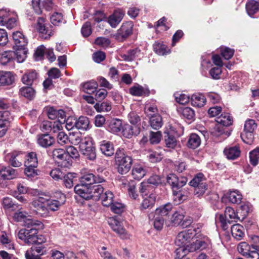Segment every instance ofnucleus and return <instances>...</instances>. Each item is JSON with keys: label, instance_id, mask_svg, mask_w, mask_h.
Segmentation results:
<instances>
[{"label": "nucleus", "instance_id": "1", "mask_svg": "<svg viewBox=\"0 0 259 259\" xmlns=\"http://www.w3.org/2000/svg\"><path fill=\"white\" fill-rule=\"evenodd\" d=\"M41 224V222L39 221L27 220L24 224L26 228L22 229L19 231L18 238L27 244H33L36 240V234H38V229L36 227Z\"/></svg>", "mask_w": 259, "mask_h": 259}, {"label": "nucleus", "instance_id": "2", "mask_svg": "<svg viewBox=\"0 0 259 259\" xmlns=\"http://www.w3.org/2000/svg\"><path fill=\"white\" fill-rule=\"evenodd\" d=\"M117 170L121 175L127 174L131 169L133 160L131 156L124 153L123 149H118L115 155Z\"/></svg>", "mask_w": 259, "mask_h": 259}, {"label": "nucleus", "instance_id": "3", "mask_svg": "<svg viewBox=\"0 0 259 259\" xmlns=\"http://www.w3.org/2000/svg\"><path fill=\"white\" fill-rule=\"evenodd\" d=\"M189 185L194 188V195L197 197H201L206 192H209L208 185L202 173H199L195 176L189 182Z\"/></svg>", "mask_w": 259, "mask_h": 259}, {"label": "nucleus", "instance_id": "4", "mask_svg": "<svg viewBox=\"0 0 259 259\" xmlns=\"http://www.w3.org/2000/svg\"><path fill=\"white\" fill-rule=\"evenodd\" d=\"M151 189V186L149 185L143 183L140 185L139 191L143 197V200L140 206L141 210L152 208L155 204L156 195L154 193L150 192Z\"/></svg>", "mask_w": 259, "mask_h": 259}, {"label": "nucleus", "instance_id": "5", "mask_svg": "<svg viewBox=\"0 0 259 259\" xmlns=\"http://www.w3.org/2000/svg\"><path fill=\"white\" fill-rule=\"evenodd\" d=\"M95 175L92 173L84 174L79 179V183L74 188L75 193L81 195L85 191H89L91 186L95 183Z\"/></svg>", "mask_w": 259, "mask_h": 259}, {"label": "nucleus", "instance_id": "6", "mask_svg": "<svg viewBox=\"0 0 259 259\" xmlns=\"http://www.w3.org/2000/svg\"><path fill=\"white\" fill-rule=\"evenodd\" d=\"M219 220L221 224V227L224 230L228 228V224H230L233 222H237L239 220L237 212L231 207H227L225 208L224 214H219Z\"/></svg>", "mask_w": 259, "mask_h": 259}, {"label": "nucleus", "instance_id": "7", "mask_svg": "<svg viewBox=\"0 0 259 259\" xmlns=\"http://www.w3.org/2000/svg\"><path fill=\"white\" fill-rule=\"evenodd\" d=\"M238 250L243 256L249 259H259V245H249L245 242L240 243L238 246Z\"/></svg>", "mask_w": 259, "mask_h": 259}, {"label": "nucleus", "instance_id": "8", "mask_svg": "<svg viewBox=\"0 0 259 259\" xmlns=\"http://www.w3.org/2000/svg\"><path fill=\"white\" fill-rule=\"evenodd\" d=\"M198 230V228H194L180 232L175 240L176 244L177 246H186L187 243L199 232Z\"/></svg>", "mask_w": 259, "mask_h": 259}, {"label": "nucleus", "instance_id": "9", "mask_svg": "<svg viewBox=\"0 0 259 259\" xmlns=\"http://www.w3.org/2000/svg\"><path fill=\"white\" fill-rule=\"evenodd\" d=\"M33 211L38 216L47 217L49 215L50 212L48 210L45 199L39 197L32 202Z\"/></svg>", "mask_w": 259, "mask_h": 259}, {"label": "nucleus", "instance_id": "10", "mask_svg": "<svg viewBox=\"0 0 259 259\" xmlns=\"http://www.w3.org/2000/svg\"><path fill=\"white\" fill-rule=\"evenodd\" d=\"M104 187L101 185H97L91 186L89 188V191H85L80 196L85 200L93 199L94 200H98L103 194Z\"/></svg>", "mask_w": 259, "mask_h": 259}, {"label": "nucleus", "instance_id": "11", "mask_svg": "<svg viewBox=\"0 0 259 259\" xmlns=\"http://www.w3.org/2000/svg\"><path fill=\"white\" fill-rule=\"evenodd\" d=\"M79 149L81 153L85 158L91 161H94L96 159V148L91 138L88 139V141L84 143V145L79 146Z\"/></svg>", "mask_w": 259, "mask_h": 259}, {"label": "nucleus", "instance_id": "12", "mask_svg": "<svg viewBox=\"0 0 259 259\" xmlns=\"http://www.w3.org/2000/svg\"><path fill=\"white\" fill-rule=\"evenodd\" d=\"M108 222L113 231L118 234L121 238L127 239L130 238V234L124 229L117 218H110Z\"/></svg>", "mask_w": 259, "mask_h": 259}, {"label": "nucleus", "instance_id": "13", "mask_svg": "<svg viewBox=\"0 0 259 259\" xmlns=\"http://www.w3.org/2000/svg\"><path fill=\"white\" fill-rule=\"evenodd\" d=\"M134 24L131 21L124 23L120 29L117 31V33L114 35L115 38L120 41L125 40L133 33Z\"/></svg>", "mask_w": 259, "mask_h": 259}, {"label": "nucleus", "instance_id": "14", "mask_svg": "<svg viewBox=\"0 0 259 259\" xmlns=\"http://www.w3.org/2000/svg\"><path fill=\"white\" fill-rule=\"evenodd\" d=\"M167 183L171 186L172 190H179L186 185L187 179L185 177L178 178L174 174H170L166 177Z\"/></svg>", "mask_w": 259, "mask_h": 259}, {"label": "nucleus", "instance_id": "15", "mask_svg": "<svg viewBox=\"0 0 259 259\" xmlns=\"http://www.w3.org/2000/svg\"><path fill=\"white\" fill-rule=\"evenodd\" d=\"M17 170L10 166H2L0 169V177L4 180H11L17 177Z\"/></svg>", "mask_w": 259, "mask_h": 259}, {"label": "nucleus", "instance_id": "16", "mask_svg": "<svg viewBox=\"0 0 259 259\" xmlns=\"http://www.w3.org/2000/svg\"><path fill=\"white\" fill-rule=\"evenodd\" d=\"M45 19L42 17H38L37 21V30L42 34L45 39L49 38L53 34V30L47 27L45 24Z\"/></svg>", "mask_w": 259, "mask_h": 259}, {"label": "nucleus", "instance_id": "17", "mask_svg": "<svg viewBox=\"0 0 259 259\" xmlns=\"http://www.w3.org/2000/svg\"><path fill=\"white\" fill-rule=\"evenodd\" d=\"M37 142L41 147L48 148L54 144L55 139L48 134H41L37 136Z\"/></svg>", "mask_w": 259, "mask_h": 259}, {"label": "nucleus", "instance_id": "18", "mask_svg": "<svg viewBox=\"0 0 259 259\" xmlns=\"http://www.w3.org/2000/svg\"><path fill=\"white\" fill-rule=\"evenodd\" d=\"M66 153L67 154L69 158H67L66 161L62 164L64 167L68 168L72 165V158H77L79 157V154L78 150L73 146H69L66 151Z\"/></svg>", "mask_w": 259, "mask_h": 259}, {"label": "nucleus", "instance_id": "19", "mask_svg": "<svg viewBox=\"0 0 259 259\" xmlns=\"http://www.w3.org/2000/svg\"><path fill=\"white\" fill-rule=\"evenodd\" d=\"M90 139L89 137H83L80 133H72L69 135V142L74 145H79V146L84 145Z\"/></svg>", "mask_w": 259, "mask_h": 259}, {"label": "nucleus", "instance_id": "20", "mask_svg": "<svg viewBox=\"0 0 259 259\" xmlns=\"http://www.w3.org/2000/svg\"><path fill=\"white\" fill-rule=\"evenodd\" d=\"M8 162L13 167H18L22 165V158L21 153L19 152H13L7 156Z\"/></svg>", "mask_w": 259, "mask_h": 259}, {"label": "nucleus", "instance_id": "21", "mask_svg": "<svg viewBox=\"0 0 259 259\" xmlns=\"http://www.w3.org/2000/svg\"><path fill=\"white\" fill-rule=\"evenodd\" d=\"M122 134L123 136L127 138H130L133 136L138 135L140 132V126L138 125H132L130 124H126L124 126L122 127Z\"/></svg>", "mask_w": 259, "mask_h": 259}, {"label": "nucleus", "instance_id": "22", "mask_svg": "<svg viewBox=\"0 0 259 259\" xmlns=\"http://www.w3.org/2000/svg\"><path fill=\"white\" fill-rule=\"evenodd\" d=\"M53 157L55 159L61 167H63L62 164L64 163L67 158H69L67 154L66 153V151L63 149L59 148L55 149L53 151L52 154Z\"/></svg>", "mask_w": 259, "mask_h": 259}, {"label": "nucleus", "instance_id": "23", "mask_svg": "<svg viewBox=\"0 0 259 259\" xmlns=\"http://www.w3.org/2000/svg\"><path fill=\"white\" fill-rule=\"evenodd\" d=\"M124 16L121 10H116L108 19V22L111 27L115 28L120 22Z\"/></svg>", "mask_w": 259, "mask_h": 259}, {"label": "nucleus", "instance_id": "24", "mask_svg": "<svg viewBox=\"0 0 259 259\" xmlns=\"http://www.w3.org/2000/svg\"><path fill=\"white\" fill-rule=\"evenodd\" d=\"M13 38L16 48H23L28 43L27 39L20 31H16L13 33Z\"/></svg>", "mask_w": 259, "mask_h": 259}, {"label": "nucleus", "instance_id": "25", "mask_svg": "<svg viewBox=\"0 0 259 259\" xmlns=\"http://www.w3.org/2000/svg\"><path fill=\"white\" fill-rule=\"evenodd\" d=\"M100 150L102 153L107 157L113 155L114 148L113 144L107 141H103L100 144Z\"/></svg>", "mask_w": 259, "mask_h": 259}, {"label": "nucleus", "instance_id": "26", "mask_svg": "<svg viewBox=\"0 0 259 259\" xmlns=\"http://www.w3.org/2000/svg\"><path fill=\"white\" fill-rule=\"evenodd\" d=\"M15 80V77L11 72L0 71V85L12 84Z\"/></svg>", "mask_w": 259, "mask_h": 259}, {"label": "nucleus", "instance_id": "27", "mask_svg": "<svg viewBox=\"0 0 259 259\" xmlns=\"http://www.w3.org/2000/svg\"><path fill=\"white\" fill-rule=\"evenodd\" d=\"M63 199L61 201H58L54 199H46V202L47 206V208L49 211L50 210L56 211L57 210L60 206L62 205L65 201V196L64 195H62Z\"/></svg>", "mask_w": 259, "mask_h": 259}, {"label": "nucleus", "instance_id": "28", "mask_svg": "<svg viewBox=\"0 0 259 259\" xmlns=\"http://www.w3.org/2000/svg\"><path fill=\"white\" fill-rule=\"evenodd\" d=\"M122 124L121 120L117 118L111 119L108 121V130L113 133H117L121 131Z\"/></svg>", "mask_w": 259, "mask_h": 259}, {"label": "nucleus", "instance_id": "29", "mask_svg": "<svg viewBox=\"0 0 259 259\" xmlns=\"http://www.w3.org/2000/svg\"><path fill=\"white\" fill-rule=\"evenodd\" d=\"M37 73L35 71L28 70L23 74L21 80L23 83L30 86L37 78Z\"/></svg>", "mask_w": 259, "mask_h": 259}, {"label": "nucleus", "instance_id": "30", "mask_svg": "<svg viewBox=\"0 0 259 259\" xmlns=\"http://www.w3.org/2000/svg\"><path fill=\"white\" fill-rule=\"evenodd\" d=\"M164 141L167 147L175 148L177 145V140L170 131H165Z\"/></svg>", "mask_w": 259, "mask_h": 259}, {"label": "nucleus", "instance_id": "31", "mask_svg": "<svg viewBox=\"0 0 259 259\" xmlns=\"http://www.w3.org/2000/svg\"><path fill=\"white\" fill-rule=\"evenodd\" d=\"M201 144L200 137L196 134H191L188 138L187 145L191 149H194L198 147Z\"/></svg>", "mask_w": 259, "mask_h": 259}, {"label": "nucleus", "instance_id": "32", "mask_svg": "<svg viewBox=\"0 0 259 259\" xmlns=\"http://www.w3.org/2000/svg\"><path fill=\"white\" fill-rule=\"evenodd\" d=\"M191 102L193 106L202 107L205 104L206 98L202 94H194L191 97Z\"/></svg>", "mask_w": 259, "mask_h": 259}, {"label": "nucleus", "instance_id": "33", "mask_svg": "<svg viewBox=\"0 0 259 259\" xmlns=\"http://www.w3.org/2000/svg\"><path fill=\"white\" fill-rule=\"evenodd\" d=\"M228 159H235L240 155V150L238 147L234 146L226 148L224 151Z\"/></svg>", "mask_w": 259, "mask_h": 259}, {"label": "nucleus", "instance_id": "34", "mask_svg": "<svg viewBox=\"0 0 259 259\" xmlns=\"http://www.w3.org/2000/svg\"><path fill=\"white\" fill-rule=\"evenodd\" d=\"M25 166L37 167L38 165V159L36 153L31 152L26 156V161L24 163Z\"/></svg>", "mask_w": 259, "mask_h": 259}, {"label": "nucleus", "instance_id": "35", "mask_svg": "<svg viewBox=\"0 0 259 259\" xmlns=\"http://www.w3.org/2000/svg\"><path fill=\"white\" fill-rule=\"evenodd\" d=\"M172 207L170 203H167L163 206L157 208L155 211V215L166 219L168 214L171 210Z\"/></svg>", "mask_w": 259, "mask_h": 259}, {"label": "nucleus", "instance_id": "36", "mask_svg": "<svg viewBox=\"0 0 259 259\" xmlns=\"http://www.w3.org/2000/svg\"><path fill=\"white\" fill-rule=\"evenodd\" d=\"M243 227L239 224H235L231 227V233L233 237L237 240H240L243 238L244 233Z\"/></svg>", "mask_w": 259, "mask_h": 259}, {"label": "nucleus", "instance_id": "37", "mask_svg": "<svg viewBox=\"0 0 259 259\" xmlns=\"http://www.w3.org/2000/svg\"><path fill=\"white\" fill-rule=\"evenodd\" d=\"M206 247V243L201 240H196L195 242L186 245L188 252H194Z\"/></svg>", "mask_w": 259, "mask_h": 259}, {"label": "nucleus", "instance_id": "38", "mask_svg": "<svg viewBox=\"0 0 259 259\" xmlns=\"http://www.w3.org/2000/svg\"><path fill=\"white\" fill-rule=\"evenodd\" d=\"M216 121L217 123L228 126L232 124V118L229 113H224V114H222L220 116L217 117Z\"/></svg>", "mask_w": 259, "mask_h": 259}, {"label": "nucleus", "instance_id": "39", "mask_svg": "<svg viewBox=\"0 0 259 259\" xmlns=\"http://www.w3.org/2000/svg\"><path fill=\"white\" fill-rule=\"evenodd\" d=\"M90 121L86 116H80L75 120L74 125L77 129L87 130L89 125Z\"/></svg>", "mask_w": 259, "mask_h": 259}, {"label": "nucleus", "instance_id": "40", "mask_svg": "<svg viewBox=\"0 0 259 259\" xmlns=\"http://www.w3.org/2000/svg\"><path fill=\"white\" fill-rule=\"evenodd\" d=\"M15 55L14 51H6L3 53L0 58V63L3 65H7L15 59Z\"/></svg>", "mask_w": 259, "mask_h": 259}, {"label": "nucleus", "instance_id": "41", "mask_svg": "<svg viewBox=\"0 0 259 259\" xmlns=\"http://www.w3.org/2000/svg\"><path fill=\"white\" fill-rule=\"evenodd\" d=\"M150 124L153 129L158 130L163 124L161 116L159 114H153L150 117Z\"/></svg>", "mask_w": 259, "mask_h": 259}, {"label": "nucleus", "instance_id": "42", "mask_svg": "<svg viewBox=\"0 0 259 259\" xmlns=\"http://www.w3.org/2000/svg\"><path fill=\"white\" fill-rule=\"evenodd\" d=\"M246 9L249 15H253L259 10V3L253 0L250 1L246 4Z\"/></svg>", "mask_w": 259, "mask_h": 259}, {"label": "nucleus", "instance_id": "43", "mask_svg": "<svg viewBox=\"0 0 259 259\" xmlns=\"http://www.w3.org/2000/svg\"><path fill=\"white\" fill-rule=\"evenodd\" d=\"M19 94L26 98L31 100L34 97L35 92L30 87H24L20 89Z\"/></svg>", "mask_w": 259, "mask_h": 259}, {"label": "nucleus", "instance_id": "44", "mask_svg": "<svg viewBox=\"0 0 259 259\" xmlns=\"http://www.w3.org/2000/svg\"><path fill=\"white\" fill-rule=\"evenodd\" d=\"M114 195L112 192L110 191H106L101 197L102 204L105 206H109L113 202Z\"/></svg>", "mask_w": 259, "mask_h": 259}, {"label": "nucleus", "instance_id": "45", "mask_svg": "<svg viewBox=\"0 0 259 259\" xmlns=\"http://www.w3.org/2000/svg\"><path fill=\"white\" fill-rule=\"evenodd\" d=\"M250 210V207L248 204L244 203L241 204L237 211L239 220H243L248 215Z\"/></svg>", "mask_w": 259, "mask_h": 259}, {"label": "nucleus", "instance_id": "46", "mask_svg": "<svg viewBox=\"0 0 259 259\" xmlns=\"http://www.w3.org/2000/svg\"><path fill=\"white\" fill-rule=\"evenodd\" d=\"M12 120L10 112L8 110H0V123L9 127Z\"/></svg>", "mask_w": 259, "mask_h": 259}, {"label": "nucleus", "instance_id": "47", "mask_svg": "<svg viewBox=\"0 0 259 259\" xmlns=\"http://www.w3.org/2000/svg\"><path fill=\"white\" fill-rule=\"evenodd\" d=\"M179 112L185 118L193 120L195 117L194 111L190 107H182L179 110Z\"/></svg>", "mask_w": 259, "mask_h": 259}, {"label": "nucleus", "instance_id": "48", "mask_svg": "<svg viewBox=\"0 0 259 259\" xmlns=\"http://www.w3.org/2000/svg\"><path fill=\"white\" fill-rule=\"evenodd\" d=\"M75 174L68 173L64 175L63 178L64 186L68 189H70L73 186V179L75 178Z\"/></svg>", "mask_w": 259, "mask_h": 259}, {"label": "nucleus", "instance_id": "49", "mask_svg": "<svg viewBox=\"0 0 259 259\" xmlns=\"http://www.w3.org/2000/svg\"><path fill=\"white\" fill-rule=\"evenodd\" d=\"M146 174V170L140 165L134 167L132 170V175L135 179L140 180L143 178Z\"/></svg>", "mask_w": 259, "mask_h": 259}, {"label": "nucleus", "instance_id": "50", "mask_svg": "<svg viewBox=\"0 0 259 259\" xmlns=\"http://www.w3.org/2000/svg\"><path fill=\"white\" fill-rule=\"evenodd\" d=\"M97 87V83L96 81L92 80L84 83L82 86V89L84 92H86L89 94H91L96 91Z\"/></svg>", "mask_w": 259, "mask_h": 259}, {"label": "nucleus", "instance_id": "51", "mask_svg": "<svg viewBox=\"0 0 259 259\" xmlns=\"http://www.w3.org/2000/svg\"><path fill=\"white\" fill-rule=\"evenodd\" d=\"M228 200L234 204L240 203L242 200V195L238 191H231L228 195Z\"/></svg>", "mask_w": 259, "mask_h": 259}, {"label": "nucleus", "instance_id": "52", "mask_svg": "<svg viewBox=\"0 0 259 259\" xmlns=\"http://www.w3.org/2000/svg\"><path fill=\"white\" fill-rule=\"evenodd\" d=\"M140 53V50L137 48L130 50L127 51L126 54H125L122 56V58L124 60L131 61L134 60L136 57H138Z\"/></svg>", "mask_w": 259, "mask_h": 259}, {"label": "nucleus", "instance_id": "53", "mask_svg": "<svg viewBox=\"0 0 259 259\" xmlns=\"http://www.w3.org/2000/svg\"><path fill=\"white\" fill-rule=\"evenodd\" d=\"M27 51L25 47L23 48H16V51L15 52V59H17L18 62H22L26 58Z\"/></svg>", "mask_w": 259, "mask_h": 259}, {"label": "nucleus", "instance_id": "54", "mask_svg": "<svg viewBox=\"0 0 259 259\" xmlns=\"http://www.w3.org/2000/svg\"><path fill=\"white\" fill-rule=\"evenodd\" d=\"M94 107L98 112H108L111 109L110 103L107 102L102 103H97L95 105Z\"/></svg>", "mask_w": 259, "mask_h": 259}, {"label": "nucleus", "instance_id": "55", "mask_svg": "<svg viewBox=\"0 0 259 259\" xmlns=\"http://www.w3.org/2000/svg\"><path fill=\"white\" fill-rule=\"evenodd\" d=\"M184 218V217L182 213L176 211L172 215L170 218L171 224L176 226L180 225Z\"/></svg>", "mask_w": 259, "mask_h": 259}, {"label": "nucleus", "instance_id": "56", "mask_svg": "<svg viewBox=\"0 0 259 259\" xmlns=\"http://www.w3.org/2000/svg\"><path fill=\"white\" fill-rule=\"evenodd\" d=\"M253 133L243 131L241 134V138L243 141L247 144H251L254 139Z\"/></svg>", "mask_w": 259, "mask_h": 259}, {"label": "nucleus", "instance_id": "57", "mask_svg": "<svg viewBox=\"0 0 259 259\" xmlns=\"http://www.w3.org/2000/svg\"><path fill=\"white\" fill-rule=\"evenodd\" d=\"M128 118L130 122L133 125H140L141 118L136 112H131L128 114Z\"/></svg>", "mask_w": 259, "mask_h": 259}, {"label": "nucleus", "instance_id": "58", "mask_svg": "<svg viewBox=\"0 0 259 259\" xmlns=\"http://www.w3.org/2000/svg\"><path fill=\"white\" fill-rule=\"evenodd\" d=\"M249 158L250 163L256 166L259 161V148H256L250 152Z\"/></svg>", "mask_w": 259, "mask_h": 259}, {"label": "nucleus", "instance_id": "59", "mask_svg": "<svg viewBox=\"0 0 259 259\" xmlns=\"http://www.w3.org/2000/svg\"><path fill=\"white\" fill-rule=\"evenodd\" d=\"M154 49L155 52L159 55H165L169 51L165 45L160 43L155 44Z\"/></svg>", "mask_w": 259, "mask_h": 259}, {"label": "nucleus", "instance_id": "60", "mask_svg": "<svg viewBox=\"0 0 259 259\" xmlns=\"http://www.w3.org/2000/svg\"><path fill=\"white\" fill-rule=\"evenodd\" d=\"M257 127V124L253 119H249L245 121L244 131L247 132H253Z\"/></svg>", "mask_w": 259, "mask_h": 259}, {"label": "nucleus", "instance_id": "61", "mask_svg": "<svg viewBox=\"0 0 259 259\" xmlns=\"http://www.w3.org/2000/svg\"><path fill=\"white\" fill-rule=\"evenodd\" d=\"M51 23L54 25H58L63 20V16L61 13L55 12L50 18Z\"/></svg>", "mask_w": 259, "mask_h": 259}, {"label": "nucleus", "instance_id": "62", "mask_svg": "<svg viewBox=\"0 0 259 259\" xmlns=\"http://www.w3.org/2000/svg\"><path fill=\"white\" fill-rule=\"evenodd\" d=\"M57 139L58 143L61 145H64L69 142V136L63 132H59Z\"/></svg>", "mask_w": 259, "mask_h": 259}, {"label": "nucleus", "instance_id": "63", "mask_svg": "<svg viewBox=\"0 0 259 259\" xmlns=\"http://www.w3.org/2000/svg\"><path fill=\"white\" fill-rule=\"evenodd\" d=\"M154 221L153 225L154 228L157 230H160L162 229L164 222L165 221V218L160 217V216H156L154 215Z\"/></svg>", "mask_w": 259, "mask_h": 259}, {"label": "nucleus", "instance_id": "64", "mask_svg": "<svg viewBox=\"0 0 259 259\" xmlns=\"http://www.w3.org/2000/svg\"><path fill=\"white\" fill-rule=\"evenodd\" d=\"M30 250L33 252V253H35L40 257L42 255L45 254L46 250L45 247L43 245H34L32 246Z\"/></svg>", "mask_w": 259, "mask_h": 259}]
</instances>
